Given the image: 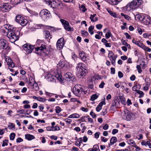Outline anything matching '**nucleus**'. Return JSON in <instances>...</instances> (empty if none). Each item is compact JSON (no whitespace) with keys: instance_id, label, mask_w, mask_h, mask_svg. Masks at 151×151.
Returning a JSON list of instances; mask_svg holds the SVG:
<instances>
[{"instance_id":"obj_1","label":"nucleus","mask_w":151,"mask_h":151,"mask_svg":"<svg viewBox=\"0 0 151 151\" xmlns=\"http://www.w3.org/2000/svg\"><path fill=\"white\" fill-rule=\"evenodd\" d=\"M55 72V75L53 74L54 72L48 73L47 76L48 81H49L54 82L55 81L56 78L60 83H63L64 82V80L63 78L60 70H57Z\"/></svg>"},{"instance_id":"obj_2","label":"nucleus","mask_w":151,"mask_h":151,"mask_svg":"<svg viewBox=\"0 0 151 151\" xmlns=\"http://www.w3.org/2000/svg\"><path fill=\"white\" fill-rule=\"evenodd\" d=\"M76 69V75L78 77L83 78L85 77L87 72L86 65L81 63H79L77 65Z\"/></svg>"},{"instance_id":"obj_3","label":"nucleus","mask_w":151,"mask_h":151,"mask_svg":"<svg viewBox=\"0 0 151 151\" xmlns=\"http://www.w3.org/2000/svg\"><path fill=\"white\" fill-rule=\"evenodd\" d=\"M143 3L142 0H133L129 3L125 7L127 11H131L137 9Z\"/></svg>"},{"instance_id":"obj_4","label":"nucleus","mask_w":151,"mask_h":151,"mask_svg":"<svg viewBox=\"0 0 151 151\" xmlns=\"http://www.w3.org/2000/svg\"><path fill=\"white\" fill-rule=\"evenodd\" d=\"M19 32L17 30H15L14 29L12 31H9L7 34V36L9 39L10 41L12 43H14L19 38Z\"/></svg>"},{"instance_id":"obj_5","label":"nucleus","mask_w":151,"mask_h":151,"mask_svg":"<svg viewBox=\"0 0 151 151\" xmlns=\"http://www.w3.org/2000/svg\"><path fill=\"white\" fill-rule=\"evenodd\" d=\"M73 92L74 95L78 96H80L82 94L84 93L82 87L80 85H75L73 88Z\"/></svg>"},{"instance_id":"obj_6","label":"nucleus","mask_w":151,"mask_h":151,"mask_svg":"<svg viewBox=\"0 0 151 151\" xmlns=\"http://www.w3.org/2000/svg\"><path fill=\"white\" fill-rule=\"evenodd\" d=\"M40 15V17L44 21L46 20L51 16L50 12L47 9H44L41 11Z\"/></svg>"},{"instance_id":"obj_7","label":"nucleus","mask_w":151,"mask_h":151,"mask_svg":"<svg viewBox=\"0 0 151 151\" xmlns=\"http://www.w3.org/2000/svg\"><path fill=\"white\" fill-rule=\"evenodd\" d=\"M15 21L22 26L26 25L27 23V19L19 15H18L16 17Z\"/></svg>"},{"instance_id":"obj_8","label":"nucleus","mask_w":151,"mask_h":151,"mask_svg":"<svg viewBox=\"0 0 151 151\" xmlns=\"http://www.w3.org/2000/svg\"><path fill=\"white\" fill-rule=\"evenodd\" d=\"M108 57L111 61V64L113 65H115L116 60L117 57V55H114L112 51H109Z\"/></svg>"},{"instance_id":"obj_9","label":"nucleus","mask_w":151,"mask_h":151,"mask_svg":"<svg viewBox=\"0 0 151 151\" xmlns=\"http://www.w3.org/2000/svg\"><path fill=\"white\" fill-rule=\"evenodd\" d=\"M79 57L82 61L85 63H87L89 60L88 57L87 56L86 54L83 51H81L79 53Z\"/></svg>"},{"instance_id":"obj_10","label":"nucleus","mask_w":151,"mask_h":151,"mask_svg":"<svg viewBox=\"0 0 151 151\" xmlns=\"http://www.w3.org/2000/svg\"><path fill=\"white\" fill-rule=\"evenodd\" d=\"M23 48L27 53L29 54L32 52L34 47L33 45L26 43L23 45Z\"/></svg>"},{"instance_id":"obj_11","label":"nucleus","mask_w":151,"mask_h":151,"mask_svg":"<svg viewBox=\"0 0 151 151\" xmlns=\"http://www.w3.org/2000/svg\"><path fill=\"white\" fill-rule=\"evenodd\" d=\"M65 44V42L64 38H61L59 39L56 43L57 49L58 50H60L62 49Z\"/></svg>"},{"instance_id":"obj_12","label":"nucleus","mask_w":151,"mask_h":151,"mask_svg":"<svg viewBox=\"0 0 151 151\" xmlns=\"http://www.w3.org/2000/svg\"><path fill=\"white\" fill-rule=\"evenodd\" d=\"M121 116L122 118L125 120L129 121L132 118V116L127 110H124V111L122 112Z\"/></svg>"},{"instance_id":"obj_13","label":"nucleus","mask_w":151,"mask_h":151,"mask_svg":"<svg viewBox=\"0 0 151 151\" xmlns=\"http://www.w3.org/2000/svg\"><path fill=\"white\" fill-rule=\"evenodd\" d=\"M0 47L1 49H7V50L10 49V47L8 46V44L6 42L5 40L4 39L0 40Z\"/></svg>"},{"instance_id":"obj_14","label":"nucleus","mask_w":151,"mask_h":151,"mask_svg":"<svg viewBox=\"0 0 151 151\" xmlns=\"http://www.w3.org/2000/svg\"><path fill=\"white\" fill-rule=\"evenodd\" d=\"M60 20L65 29L68 31L71 30L70 26L67 21L62 19H61Z\"/></svg>"},{"instance_id":"obj_15","label":"nucleus","mask_w":151,"mask_h":151,"mask_svg":"<svg viewBox=\"0 0 151 151\" xmlns=\"http://www.w3.org/2000/svg\"><path fill=\"white\" fill-rule=\"evenodd\" d=\"M11 6L7 3H4L0 6V8L1 9L2 11L4 12L9 11L11 8Z\"/></svg>"},{"instance_id":"obj_16","label":"nucleus","mask_w":151,"mask_h":151,"mask_svg":"<svg viewBox=\"0 0 151 151\" xmlns=\"http://www.w3.org/2000/svg\"><path fill=\"white\" fill-rule=\"evenodd\" d=\"M144 19L143 20V23L145 25H148L151 22V18L147 15H145Z\"/></svg>"},{"instance_id":"obj_17","label":"nucleus","mask_w":151,"mask_h":151,"mask_svg":"<svg viewBox=\"0 0 151 151\" xmlns=\"http://www.w3.org/2000/svg\"><path fill=\"white\" fill-rule=\"evenodd\" d=\"M64 76L68 80V79H69L70 81H72L74 80L75 78L73 75L70 72L66 73L64 75Z\"/></svg>"},{"instance_id":"obj_18","label":"nucleus","mask_w":151,"mask_h":151,"mask_svg":"<svg viewBox=\"0 0 151 151\" xmlns=\"http://www.w3.org/2000/svg\"><path fill=\"white\" fill-rule=\"evenodd\" d=\"M6 61L8 65L10 67L14 68V63L10 58H6Z\"/></svg>"},{"instance_id":"obj_19","label":"nucleus","mask_w":151,"mask_h":151,"mask_svg":"<svg viewBox=\"0 0 151 151\" xmlns=\"http://www.w3.org/2000/svg\"><path fill=\"white\" fill-rule=\"evenodd\" d=\"M122 0H109V3L113 5H116L120 3Z\"/></svg>"},{"instance_id":"obj_20","label":"nucleus","mask_w":151,"mask_h":151,"mask_svg":"<svg viewBox=\"0 0 151 151\" xmlns=\"http://www.w3.org/2000/svg\"><path fill=\"white\" fill-rule=\"evenodd\" d=\"M66 64V62L65 61L64 59H62L60 61L57 66L58 67H60V68H61L62 67H63Z\"/></svg>"},{"instance_id":"obj_21","label":"nucleus","mask_w":151,"mask_h":151,"mask_svg":"<svg viewBox=\"0 0 151 151\" xmlns=\"http://www.w3.org/2000/svg\"><path fill=\"white\" fill-rule=\"evenodd\" d=\"M117 140V138L116 137H111L110 140V144L109 145V147H110V145H113Z\"/></svg>"},{"instance_id":"obj_22","label":"nucleus","mask_w":151,"mask_h":151,"mask_svg":"<svg viewBox=\"0 0 151 151\" xmlns=\"http://www.w3.org/2000/svg\"><path fill=\"white\" fill-rule=\"evenodd\" d=\"M25 137L26 139L28 140H31L35 138V137L33 135L27 134L25 135Z\"/></svg>"},{"instance_id":"obj_23","label":"nucleus","mask_w":151,"mask_h":151,"mask_svg":"<svg viewBox=\"0 0 151 151\" xmlns=\"http://www.w3.org/2000/svg\"><path fill=\"white\" fill-rule=\"evenodd\" d=\"M96 15V14H94L93 15L91 14L90 15V19H91V21L92 22H96L98 20V19L97 17H95L94 19H93V18H94L95 17Z\"/></svg>"},{"instance_id":"obj_24","label":"nucleus","mask_w":151,"mask_h":151,"mask_svg":"<svg viewBox=\"0 0 151 151\" xmlns=\"http://www.w3.org/2000/svg\"><path fill=\"white\" fill-rule=\"evenodd\" d=\"M45 49H46V45L42 44L40 47L35 48V50L36 51H38L39 50L42 51Z\"/></svg>"},{"instance_id":"obj_25","label":"nucleus","mask_w":151,"mask_h":151,"mask_svg":"<svg viewBox=\"0 0 151 151\" xmlns=\"http://www.w3.org/2000/svg\"><path fill=\"white\" fill-rule=\"evenodd\" d=\"M107 10L108 12L111 16L115 18H117L118 17V16L115 12H113L109 9H107Z\"/></svg>"},{"instance_id":"obj_26","label":"nucleus","mask_w":151,"mask_h":151,"mask_svg":"<svg viewBox=\"0 0 151 151\" xmlns=\"http://www.w3.org/2000/svg\"><path fill=\"white\" fill-rule=\"evenodd\" d=\"M80 115L77 113H74L70 115L68 117L69 118H79Z\"/></svg>"},{"instance_id":"obj_27","label":"nucleus","mask_w":151,"mask_h":151,"mask_svg":"<svg viewBox=\"0 0 151 151\" xmlns=\"http://www.w3.org/2000/svg\"><path fill=\"white\" fill-rule=\"evenodd\" d=\"M91 149L92 151H100L99 146L97 145H94L93 146V148Z\"/></svg>"},{"instance_id":"obj_28","label":"nucleus","mask_w":151,"mask_h":151,"mask_svg":"<svg viewBox=\"0 0 151 151\" xmlns=\"http://www.w3.org/2000/svg\"><path fill=\"white\" fill-rule=\"evenodd\" d=\"M128 144L130 145L133 146H134L136 145L135 142L132 139H130L127 141Z\"/></svg>"},{"instance_id":"obj_29","label":"nucleus","mask_w":151,"mask_h":151,"mask_svg":"<svg viewBox=\"0 0 151 151\" xmlns=\"http://www.w3.org/2000/svg\"><path fill=\"white\" fill-rule=\"evenodd\" d=\"M34 89L35 91H38L39 90V87L37 84L36 82H34L33 83V86H32Z\"/></svg>"},{"instance_id":"obj_30","label":"nucleus","mask_w":151,"mask_h":151,"mask_svg":"<svg viewBox=\"0 0 151 151\" xmlns=\"http://www.w3.org/2000/svg\"><path fill=\"white\" fill-rule=\"evenodd\" d=\"M46 38H48L50 36V32L48 31H45L44 32Z\"/></svg>"},{"instance_id":"obj_31","label":"nucleus","mask_w":151,"mask_h":151,"mask_svg":"<svg viewBox=\"0 0 151 151\" xmlns=\"http://www.w3.org/2000/svg\"><path fill=\"white\" fill-rule=\"evenodd\" d=\"M69 67L68 65L67 64H66L65 65H64L63 67H62V68H60L62 69L63 71H68L69 69Z\"/></svg>"},{"instance_id":"obj_32","label":"nucleus","mask_w":151,"mask_h":151,"mask_svg":"<svg viewBox=\"0 0 151 151\" xmlns=\"http://www.w3.org/2000/svg\"><path fill=\"white\" fill-rule=\"evenodd\" d=\"M94 28V27L93 26H91L88 28L89 32L91 35H93L94 33V32L93 31Z\"/></svg>"},{"instance_id":"obj_33","label":"nucleus","mask_w":151,"mask_h":151,"mask_svg":"<svg viewBox=\"0 0 151 151\" xmlns=\"http://www.w3.org/2000/svg\"><path fill=\"white\" fill-rule=\"evenodd\" d=\"M122 42L123 45L127 46L129 49H130V45L128 44L124 40H122Z\"/></svg>"},{"instance_id":"obj_34","label":"nucleus","mask_w":151,"mask_h":151,"mask_svg":"<svg viewBox=\"0 0 151 151\" xmlns=\"http://www.w3.org/2000/svg\"><path fill=\"white\" fill-rule=\"evenodd\" d=\"M98 97V96L96 95V94H94L92 95L91 97V100L92 101H94Z\"/></svg>"},{"instance_id":"obj_35","label":"nucleus","mask_w":151,"mask_h":151,"mask_svg":"<svg viewBox=\"0 0 151 151\" xmlns=\"http://www.w3.org/2000/svg\"><path fill=\"white\" fill-rule=\"evenodd\" d=\"M45 1L49 6H50L52 7L53 4H52V0H45Z\"/></svg>"},{"instance_id":"obj_36","label":"nucleus","mask_w":151,"mask_h":151,"mask_svg":"<svg viewBox=\"0 0 151 151\" xmlns=\"http://www.w3.org/2000/svg\"><path fill=\"white\" fill-rule=\"evenodd\" d=\"M60 129V128L59 127L56 126L55 127H52L51 129H48V130L57 131L59 130Z\"/></svg>"},{"instance_id":"obj_37","label":"nucleus","mask_w":151,"mask_h":151,"mask_svg":"<svg viewBox=\"0 0 151 151\" xmlns=\"http://www.w3.org/2000/svg\"><path fill=\"white\" fill-rule=\"evenodd\" d=\"M145 14L142 15H140L139 14H137L136 15V17L138 18L139 20L143 21L144 18V17H145Z\"/></svg>"},{"instance_id":"obj_38","label":"nucleus","mask_w":151,"mask_h":151,"mask_svg":"<svg viewBox=\"0 0 151 151\" xmlns=\"http://www.w3.org/2000/svg\"><path fill=\"white\" fill-rule=\"evenodd\" d=\"M16 135L15 133H11L10 135V139L11 140H13L15 138Z\"/></svg>"},{"instance_id":"obj_39","label":"nucleus","mask_w":151,"mask_h":151,"mask_svg":"<svg viewBox=\"0 0 151 151\" xmlns=\"http://www.w3.org/2000/svg\"><path fill=\"white\" fill-rule=\"evenodd\" d=\"M112 35V34L109 31L107 32L105 34V37L106 39L109 38Z\"/></svg>"},{"instance_id":"obj_40","label":"nucleus","mask_w":151,"mask_h":151,"mask_svg":"<svg viewBox=\"0 0 151 151\" xmlns=\"http://www.w3.org/2000/svg\"><path fill=\"white\" fill-rule=\"evenodd\" d=\"M55 112L57 113H59L61 111V109L59 106H57L56 107L55 109Z\"/></svg>"},{"instance_id":"obj_41","label":"nucleus","mask_w":151,"mask_h":151,"mask_svg":"<svg viewBox=\"0 0 151 151\" xmlns=\"http://www.w3.org/2000/svg\"><path fill=\"white\" fill-rule=\"evenodd\" d=\"M139 87H140V86L139 85H137L136 86H133L132 88V89L133 91H136L137 92V91H138L137 89V88H139Z\"/></svg>"},{"instance_id":"obj_42","label":"nucleus","mask_w":151,"mask_h":151,"mask_svg":"<svg viewBox=\"0 0 151 151\" xmlns=\"http://www.w3.org/2000/svg\"><path fill=\"white\" fill-rule=\"evenodd\" d=\"M132 42L134 44L138 46L139 45V44L140 43V42L139 41H137L134 39H133L132 41Z\"/></svg>"},{"instance_id":"obj_43","label":"nucleus","mask_w":151,"mask_h":151,"mask_svg":"<svg viewBox=\"0 0 151 151\" xmlns=\"http://www.w3.org/2000/svg\"><path fill=\"white\" fill-rule=\"evenodd\" d=\"M143 49L145 51H147L148 52H150L151 51V49L145 46H144L143 47Z\"/></svg>"},{"instance_id":"obj_44","label":"nucleus","mask_w":151,"mask_h":151,"mask_svg":"<svg viewBox=\"0 0 151 151\" xmlns=\"http://www.w3.org/2000/svg\"><path fill=\"white\" fill-rule=\"evenodd\" d=\"M27 112V110H25L24 109H21L17 111V113H20L21 114H23L24 113H25Z\"/></svg>"},{"instance_id":"obj_45","label":"nucleus","mask_w":151,"mask_h":151,"mask_svg":"<svg viewBox=\"0 0 151 151\" xmlns=\"http://www.w3.org/2000/svg\"><path fill=\"white\" fill-rule=\"evenodd\" d=\"M46 99L43 98H42L40 97H38L37 100L40 101L44 102L46 101Z\"/></svg>"},{"instance_id":"obj_46","label":"nucleus","mask_w":151,"mask_h":151,"mask_svg":"<svg viewBox=\"0 0 151 151\" xmlns=\"http://www.w3.org/2000/svg\"><path fill=\"white\" fill-rule=\"evenodd\" d=\"M52 4H53L52 7L53 8L54 7V6H57V1L55 0H52Z\"/></svg>"},{"instance_id":"obj_47","label":"nucleus","mask_w":151,"mask_h":151,"mask_svg":"<svg viewBox=\"0 0 151 151\" xmlns=\"http://www.w3.org/2000/svg\"><path fill=\"white\" fill-rule=\"evenodd\" d=\"M136 68L138 70V72L139 73H141L142 72V70L140 66L137 65L136 66Z\"/></svg>"},{"instance_id":"obj_48","label":"nucleus","mask_w":151,"mask_h":151,"mask_svg":"<svg viewBox=\"0 0 151 151\" xmlns=\"http://www.w3.org/2000/svg\"><path fill=\"white\" fill-rule=\"evenodd\" d=\"M120 101L124 105H126V100L124 98L122 97L120 98Z\"/></svg>"},{"instance_id":"obj_49","label":"nucleus","mask_w":151,"mask_h":151,"mask_svg":"<svg viewBox=\"0 0 151 151\" xmlns=\"http://www.w3.org/2000/svg\"><path fill=\"white\" fill-rule=\"evenodd\" d=\"M136 92L139 94L140 95V96H139V97H140L141 96H143L144 95L143 92L141 91L138 90Z\"/></svg>"},{"instance_id":"obj_50","label":"nucleus","mask_w":151,"mask_h":151,"mask_svg":"<svg viewBox=\"0 0 151 151\" xmlns=\"http://www.w3.org/2000/svg\"><path fill=\"white\" fill-rule=\"evenodd\" d=\"M80 9L83 12H85L86 10L85 6L83 5H81V6L80 7Z\"/></svg>"},{"instance_id":"obj_51","label":"nucleus","mask_w":151,"mask_h":151,"mask_svg":"<svg viewBox=\"0 0 151 151\" xmlns=\"http://www.w3.org/2000/svg\"><path fill=\"white\" fill-rule=\"evenodd\" d=\"M81 33L82 35H83L85 36H87L88 35V34L86 31L83 30L81 32Z\"/></svg>"},{"instance_id":"obj_52","label":"nucleus","mask_w":151,"mask_h":151,"mask_svg":"<svg viewBox=\"0 0 151 151\" xmlns=\"http://www.w3.org/2000/svg\"><path fill=\"white\" fill-rule=\"evenodd\" d=\"M103 27V25L101 24H97L96 25V28L100 30Z\"/></svg>"},{"instance_id":"obj_53","label":"nucleus","mask_w":151,"mask_h":151,"mask_svg":"<svg viewBox=\"0 0 151 151\" xmlns=\"http://www.w3.org/2000/svg\"><path fill=\"white\" fill-rule=\"evenodd\" d=\"M107 113V110L106 109H103L102 111L101 112V115H105Z\"/></svg>"},{"instance_id":"obj_54","label":"nucleus","mask_w":151,"mask_h":151,"mask_svg":"<svg viewBox=\"0 0 151 151\" xmlns=\"http://www.w3.org/2000/svg\"><path fill=\"white\" fill-rule=\"evenodd\" d=\"M118 76L119 78H121L123 77V73L121 71H119L118 73Z\"/></svg>"},{"instance_id":"obj_55","label":"nucleus","mask_w":151,"mask_h":151,"mask_svg":"<svg viewBox=\"0 0 151 151\" xmlns=\"http://www.w3.org/2000/svg\"><path fill=\"white\" fill-rule=\"evenodd\" d=\"M124 35H125L126 37L128 39H131V37L130 35H129L127 33L125 32L124 33Z\"/></svg>"},{"instance_id":"obj_56","label":"nucleus","mask_w":151,"mask_h":151,"mask_svg":"<svg viewBox=\"0 0 151 151\" xmlns=\"http://www.w3.org/2000/svg\"><path fill=\"white\" fill-rule=\"evenodd\" d=\"M90 114L93 118H95L96 116L95 114L92 111L90 112Z\"/></svg>"},{"instance_id":"obj_57","label":"nucleus","mask_w":151,"mask_h":151,"mask_svg":"<svg viewBox=\"0 0 151 151\" xmlns=\"http://www.w3.org/2000/svg\"><path fill=\"white\" fill-rule=\"evenodd\" d=\"M30 106L28 104H25L23 106V108L24 109H27L30 108Z\"/></svg>"},{"instance_id":"obj_58","label":"nucleus","mask_w":151,"mask_h":151,"mask_svg":"<svg viewBox=\"0 0 151 151\" xmlns=\"http://www.w3.org/2000/svg\"><path fill=\"white\" fill-rule=\"evenodd\" d=\"M100 134V132H96L94 134L95 138L96 139L99 138V137Z\"/></svg>"},{"instance_id":"obj_59","label":"nucleus","mask_w":151,"mask_h":151,"mask_svg":"<svg viewBox=\"0 0 151 151\" xmlns=\"http://www.w3.org/2000/svg\"><path fill=\"white\" fill-rule=\"evenodd\" d=\"M118 132V129H113L112 133V134L114 135L116 134Z\"/></svg>"},{"instance_id":"obj_60","label":"nucleus","mask_w":151,"mask_h":151,"mask_svg":"<svg viewBox=\"0 0 151 151\" xmlns=\"http://www.w3.org/2000/svg\"><path fill=\"white\" fill-rule=\"evenodd\" d=\"M115 73V69L114 68H111V74H114Z\"/></svg>"},{"instance_id":"obj_61","label":"nucleus","mask_w":151,"mask_h":151,"mask_svg":"<svg viewBox=\"0 0 151 151\" xmlns=\"http://www.w3.org/2000/svg\"><path fill=\"white\" fill-rule=\"evenodd\" d=\"M147 142H145V141H142L141 142V144L142 145V146H146L147 145Z\"/></svg>"},{"instance_id":"obj_62","label":"nucleus","mask_w":151,"mask_h":151,"mask_svg":"<svg viewBox=\"0 0 151 151\" xmlns=\"http://www.w3.org/2000/svg\"><path fill=\"white\" fill-rule=\"evenodd\" d=\"M22 0H14V4H17L21 2H22Z\"/></svg>"},{"instance_id":"obj_63","label":"nucleus","mask_w":151,"mask_h":151,"mask_svg":"<svg viewBox=\"0 0 151 151\" xmlns=\"http://www.w3.org/2000/svg\"><path fill=\"white\" fill-rule=\"evenodd\" d=\"M149 87V85L147 84L146 86L144 87V90L145 91H147L148 90Z\"/></svg>"},{"instance_id":"obj_64","label":"nucleus","mask_w":151,"mask_h":151,"mask_svg":"<svg viewBox=\"0 0 151 151\" xmlns=\"http://www.w3.org/2000/svg\"><path fill=\"white\" fill-rule=\"evenodd\" d=\"M109 126L107 124H105L103 127V129L104 130H106L108 129Z\"/></svg>"}]
</instances>
